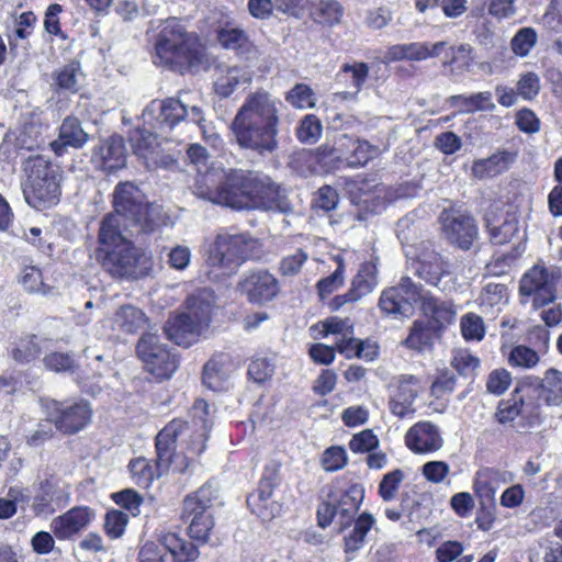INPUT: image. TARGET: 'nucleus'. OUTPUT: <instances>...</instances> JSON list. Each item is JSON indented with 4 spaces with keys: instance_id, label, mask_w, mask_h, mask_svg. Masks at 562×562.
<instances>
[{
    "instance_id": "1",
    "label": "nucleus",
    "mask_w": 562,
    "mask_h": 562,
    "mask_svg": "<svg viewBox=\"0 0 562 562\" xmlns=\"http://www.w3.org/2000/svg\"><path fill=\"white\" fill-rule=\"evenodd\" d=\"M193 193L214 204L236 210L262 209L289 214L293 211L286 192L269 177L241 170L198 172Z\"/></svg>"
},
{
    "instance_id": "2",
    "label": "nucleus",
    "mask_w": 562,
    "mask_h": 562,
    "mask_svg": "<svg viewBox=\"0 0 562 562\" xmlns=\"http://www.w3.org/2000/svg\"><path fill=\"white\" fill-rule=\"evenodd\" d=\"M280 101L265 90L249 93L238 109L231 130L237 144L261 156L278 148Z\"/></svg>"
},
{
    "instance_id": "3",
    "label": "nucleus",
    "mask_w": 562,
    "mask_h": 562,
    "mask_svg": "<svg viewBox=\"0 0 562 562\" xmlns=\"http://www.w3.org/2000/svg\"><path fill=\"white\" fill-rule=\"evenodd\" d=\"M98 258L102 268L113 278L138 280L150 274L154 267L151 254L136 246L123 235L117 215H105L98 235Z\"/></svg>"
},
{
    "instance_id": "4",
    "label": "nucleus",
    "mask_w": 562,
    "mask_h": 562,
    "mask_svg": "<svg viewBox=\"0 0 562 562\" xmlns=\"http://www.w3.org/2000/svg\"><path fill=\"white\" fill-rule=\"evenodd\" d=\"M190 416L191 423L173 419L156 436V470L159 475L175 464L178 445L186 460L193 459L205 450L212 427L209 404L204 400H196L191 407Z\"/></svg>"
},
{
    "instance_id": "5",
    "label": "nucleus",
    "mask_w": 562,
    "mask_h": 562,
    "mask_svg": "<svg viewBox=\"0 0 562 562\" xmlns=\"http://www.w3.org/2000/svg\"><path fill=\"white\" fill-rule=\"evenodd\" d=\"M196 97L189 91H181L178 98L153 100L142 113L143 122L161 134L170 132L180 122L193 123L203 138L214 146L218 136L211 131L202 102L196 101Z\"/></svg>"
},
{
    "instance_id": "6",
    "label": "nucleus",
    "mask_w": 562,
    "mask_h": 562,
    "mask_svg": "<svg viewBox=\"0 0 562 562\" xmlns=\"http://www.w3.org/2000/svg\"><path fill=\"white\" fill-rule=\"evenodd\" d=\"M114 213L117 215L119 227L125 221V229L132 234H147L158 229L166 223V214L160 205L148 203L144 193L132 182H121L113 193Z\"/></svg>"
},
{
    "instance_id": "7",
    "label": "nucleus",
    "mask_w": 562,
    "mask_h": 562,
    "mask_svg": "<svg viewBox=\"0 0 562 562\" xmlns=\"http://www.w3.org/2000/svg\"><path fill=\"white\" fill-rule=\"evenodd\" d=\"M200 61V42L195 33L188 32L178 19L162 24L155 44L154 63L179 69L190 68Z\"/></svg>"
},
{
    "instance_id": "8",
    "label": "nucleus",
    "mask_w": 562,
    "mask_h": 562,
    "mask_svg": "<svg viewBox=\"0 0 562 562\" xmlns=\"http://www.w3.org/2000/svg\"><path fill=\"white\" fill-rule=\"evenodd\" d=\"M26 179L22 183L29 205L46 209L58 203L61 189V170L44 156L29 157L23 164Z\"/></svg>"
},
{
    "instance_id": "9",
    "label": "nucleus",
    "mask_w": 562,
    "mask_h": 562,
    "mask_svg": "<svg viewBox=\"0 0 562 562\" xmlns=\"http://www.w3.org/2000/svg\"><path fill=\"white\" fill-rule=\"evenodd\" d=\"M259 243L247 233L220 232L206 250L207 265L218 274L229 277L249 259L259 255Z\"/></svg>"
},
{
    "instance_id": "10",
    "label": "nucleus",
    "mask_w": 562,
    "mask_h": 562,
    "mask_svg": "<svg viewBox=\"0 0 562 562\" xmlns=\"http://www.w3.org/2000/svg\"><path fill=\"white\" fill-rule=\"evenodd\" d=\"M213 307V293L206 289L189 296L186 311L170 318L165 327L169 339L179 346H191L209 327Z\"/></svg>"
},
{
    "instance_id": "11",
    "label": "nucleus",
    "mask_w": 562,
    "mask_h": 562,
    "mask_svg": "<svg viewBox=\"0 0 562 562\" xmlns=\"http://www.w3.org/2000/svg\"><path fill=\"white\" fill-rule=\"evenodd\" d=\"M495 418L502 425L515 423L517 428H531L542 420L541 405L532 398H524L516 390L509 398L499 402Z\"/></svg>"
},
{
    "instance_id": "12",
    "label": "nucleus",
    "mask_w": 562,
    "mask_h": 562,
    "mask_svg": "<svg viewBox=\"0 0 562 562\" xmlns=\"http://www.w3.org/2000/svg\"><path fill=\"white\" fill-rule=\"evenodd\" d=\"M137 353L148 372L158 379H168L178 368V359L158 336L145 334L137 344Z\"/></svg>"
},
{
    "instance_id": "13",
    "label": "nucleus",
    "mask_w": 562,
    "mask_h": 562,
    "mask_svg": "<svg viewBox=\"0 0 562 562\" xmlns=\"http://www.w3.org/2000/svg\"><path fill=\"white\" fill-rule=\"evenodd\" d=\"M47 417L56 428L65 434H75L83 429L91 419L92 409L88 402L46 401L44 404Z\"/></svg>"
},
{
    "instance_id": "14",
    "label": "nucleus",
    "mask_w": 562,
    "mask_h": 562,
    "mask_svg": "<svg viewBox=\"0 0 562 562\" xmlns=\"http://www.w3.org/2000/svg\"><path fill=\"white\" fill-rule=\"evenodd\" d=\"M423 288L408 277H403L395 286L385 289L380 296L379 307L385 315L409 317L414 305L420 301Z\"/></svg>"
},
{
    "instance_id": "15",
    "label": "nucleus",
    "mask_w": 562,
    "mask_h": 562,
    "mask_svg": "<svg viewBox=\"0 0 562 562\" xmlns=\"http://www.w3.org/2000/svg\"><path fill=\"white\" fill-rule=\"evenodd\" d=\"M439 221L445 238L462 250H469L479 237L474 218L460 209H445Z\"/></svg>"
},
{
    "instance_id": "16",
    "label": "nucleus",
    "mask_w": 562,
    "mask_h": 562,
    "mask_svg": "<svg viewBox=\"0 0 562 562\" xmlns=\"http://www.w3.org/2000/svg\"><path fill=\"white\" fill-rule=\"evenodd\" d=\"M519 289L521 295L532 297L533 307L546 306L555 300V276L544 267L535 266L524 274Z\"/></svg>"
},
{
    "instance_id": "17",
    "label": "nucleus",
    "mask_w": 562,
    "mask_h": 562,
    "mask_svg": "<svg viewBox=\"0 0 562 562\" xmlns=\"http://www.w3.org/2000/svg\"><path fill=\"white\" fill-rule=\"evenodd\" d=\"M415 273L426 283L447 292L454 289L449 263L436 251L424 252L415 263Z\"/></svg>"
},
{
    "instance_id": "18",
    "label": "nucleus",
    "mask_w": 562,
    "mask_h": 562,
    "mask_svg": "<svg viewBox=\"0 0 562 562\" xmlns=\"http://www.w3.org/2000/svg\"><path fill=\"white\" fill-rule=\"evenodd\" d=\"M241 294L252 304H265L279 293V282L267 270L250 271L238 283Z\"/></svg>"
},
{
    "instance_id": "19",
    "label": "nucleus",
    "mask_w": 562,
    "mask_h": 562,
    "mask_svg": "<svg viewBox=\"0 0 562 562\" xmlns=\"http://www.w3.org/2000/svg\"><path fill=\"white\" fill-rule=\"evenodd\" d=\"M514 480L515 475L510 471L482 467L474 474L472 488L480 504L484 506L494 503L498 488L502 485L512 483Z\"/></svg>"
},
{
    "instance_id": "20",
    "label": "nucleus",
    "mask_w": 562,
    "mask_h": 562,
    "mask_svg": "<svg viewBox=\"0 0 562 562\" xmlns=\"http://www.w3.org/2000/svg\"><path fill=\"white\" fill-rule=\"evenodd\" d=\"M69 498L70 491L66 483L57 479H48L40 484L32 506L37 516L47 515L66 506Z\"/></svg>"
},
{
    "instance_id": "21",
    "label": "nucleus",
    "mask_w": 562,
    "mask_h": 562,
    "mask_svg": "<svg viewBox=\"0 0 562 562\" xmlns=\"http://www.w3.org/2000/svg\"><path fill=\"white\" fill-rule=\"evenodd\" d=\"M94 518L92 508L76 506L55 517L50 522V530L58 540H69L88 528Z\"/></svg>"
},
{
    "instance_id": "22",
    "label": "nucleus",
    "mask_w": 562,
    "mask_h": 562,
    "mask_svg": "<svg viewBox=\"0 0 562 562\" xmlns=\"http://www.w3.org/2000/svg\"><path fill=\"white\" fill-rule=\"evenodd\" d=\"M443 442L440 429L430 422L416 423L405 435L407 448L416 454L434 453L442 448Z\"/></svg>"
},
{
    "instance_id": "23",
    "label": "nucleus",
    "mask_w": 562,
    "mask_h": 562,
    "mask_svg": "<svg viewBox=\"0 0 562 562\" xmlns=\"http://www.w3.org/2000/svg\"><path fill=\"white\" fill-rule=\"evenodd\" d=\"M422 390L423 384L418 376L412 374L401 375L396 390L390 398L391 413L400 418L413 415L415 412L414 402Z\"/></svg>"
},
{
    "instance_id": "24",
    "label": "nucleus",
    "mask_w": 562,
    "mask_h": 562,
    "mask_svg": "<svg viewBox=\"0 0 562 562\" xmlns=\"http://www.w3.org/2000/svg\"><path fill=\"white\" fill-rule=\"evenodd\" d=\"M130 142L135 155L142 158L148 169L165 167L168 157L164 156L157 135L147 128H136L130 135Z\"/></svg>"
},
{
    "instance_id": "25",
    "label": "nucleus",
    "mask_w": 562,
    "mask_h": 562,
    "mask_svg": "<svg viewBox=\"0 0 562 562\" xmlns=\"http://www.w3.org/2000/svg\"><path fill=\"white\" fill-rule=\"evenodd\" d=\"M277 469H266L259 482L257 493L247 498L248 506L262 519H270L276 515L277 505L271 502L273 488L277 485Z\"/></svg>"
},
{
    "instance_id": "26",
    "label": "nucleus",
    "mask_w": 562,
    "mask_h": 562,
    "mask_svg": "<svg viewBox=\"0 0 562 562\" xmlns=\"http://www.w3.org/2000/svg\"><path fill=\"white\" fill-rule=\"evenodd\" d=\"M446 46V42L430 43H409L396 44L391 46L385 53V60L389 63L403 59L420 61L430 57L438 56L440 50Z\"/></svg>"
},
{
    "instance_id": "27",
    "label": "nucleus",
    "mask_w": 562,
    "mask_h": 562,
    "mask_svg": "<svg viewBox=\"0 0 562 562\" xmlns=\"http://www.w3.org/2000/svg\"><path fill=\"white\" fill-rule=\"evenodd\" d=\"M93 161L104 171L113 172L125 166L126 149L121 136H111L93 154Z\"/></svg>"
},
{
    "instance_id": "28",
    "label": "nucleus",
    "mask_w": 562,
    "mask_h": 562,
    "mask_svg": "<svg viewBox=\"0 0 562 562\" xmlns=\"http://www.w3.org/2000/svg\"><path fill=\"white\" fill-rule=\"evenodd\" d=\"M148 318L145 313L134 305L126 304L119 307L112 317L103 321V326L113 333L135 334L145 328Z\"/></svg>"
},
{
    "instance_id": "29",
    "label": "nucleus",
    "mask_w": 562,
    "mask_h": 562,
    "mask_svg": "<svg viewBox=\"0 0 562 562\" xmlns=\"http://www.w3.org/2000/svg\"><path fill=\"white\" fill-rule=\"evenodd\" d=\"M234 371L235 364L229 356H214L204 366L203 383L212 391H224L228 387V381Z\"/></svg>"
},
{
    "instance_id": "30",
    "label": "nucleus",
    "mask_w": 562,
    "mask_h": 562,
    "mask_svg": "<svg viewBox=\"0 0 562 562\" xmlns=\"http://www.w3.org/2000/svg\"><path fill=\"white\" fill-rule=\"evenodd\" d=\"M419 303L424 315L429 317L437 328H443L456 319L457 312L451 302L439 300L424 289Z\"/></svg>"
},
{
    "instance_id": "31",
    "label": "nucleus",
    "mask_w": 562,
    "mask_h": 562,
    "mask_svg": "<svg viewBox=\"0 0 562 562\" xmlns=\"http://www.w3.org/2000/svg\"><path fill=\"white\" fill-rule=\"evenodd\" d=\"M374 524V517L368 513L361 514L355 520L353 528L344 537V552L347 562L355 560L359 551L364 547L368 532Z\"/></svg>"
},
{
    "instance_id": "32",
    "label": "nucleus",
    "mask_w": 562,
    "mask_h": 562,
    "mask_svg": "<svg viewBox=\"0 0 562 562\" xmlns=\"http://www.w3.org/2000/svg\"><path fill=\"white\" fill-rule=\"evenodd\" d=\"M217 40L224 48L234 50L245 59H250L257 55L256 46L241 29L225 25L217 31Z\"/></svg>"
},
{
    "instance_id": "33",
    "label": "nucleus",
    "mask_w": 562,
    "mask_h": 562,
    "mask_svg": "<svg viewBox=\"0 0 562 562\" xmlns=\"http://www.w3.org/2000/svg\"><path fill=\"white\" fill-rule=\"evenodd\" d=\"M250 72L244 67H218L214 81L215 92L223 97H229L237 88L249 85Z\"/></svg>"
},
{
    "instance_id": "34",
    "label": "nucleus",
    "mask_w": 562,
    "mask_h": 562,
    "mask_svg": "<svg viewBox=\"0 0 562 562\" xmlns=\"http://www.w3.org/2000/svg\"><path fill=\"white\" fill-rule=\"evenodd\" d=\"M516 155L508 150H499L487 158L477 159L472 165V175L476 179L496 177L506 170L515 161Z\"/></svg>"
},
{
    "instance_id": "35",
    "label": "nucleus",
    "mask_w": 562,
    "mask_h": 562,
    "mask_svg": "<svg viewBox=\"0 0 562 562\" xmlns=\"http://www.w3.org/2000/svg\"><path fill=\"white\" fill-rule=\"evenodd\" d=\"M217 499V488L212 484L202 485L195 493L183 501V518L191 516L213 515V506Z\"/></svg>"
},
{
    "instance_id": "36",
    "label": "nucleus",
    "mask_w": 562,
    "mask_h": 562,
    "mask_svg": "<svg viewBox=\"0 0 562 562\" xmlns=\"http://www.w3.org/2000/svg\"><path fill=\"white\" fill-rule=\"evenodd\" d=\"M486 226L491 241L495 245L510 243L518 237L520 232L519 215L515 210H508L499 222L494 223L490 216L486 217Z\"/></svg>"
},
{
    "instance_id": "37",
    "label": "nucleus",
    "mask_w": 562,
    "mask_h": 562,
    "mask_svg": "<svg viewBox=\"0 0 562 562\" xmlns=\"http://www.w3.org/2000/svg\"><path fill=\"white\" fill-rule=\"evenodd\" d=\"M538 400L547 406L562 405V371L550 368L538 384Z\"/></svg>"
},
{
    "instance_id": "38",
    "label": "nucleus",
    "mask_w": 562,
    "mask_h": 562,
    "mask_svg": "<svg viewBox=\"0 0 562 562\" xmlns=\"http://www.w3.org/2000/svg\"><path fill=\"white\" fill-rule=\"evenodd\" d=\"M159 542L171 555L173 562H192L199 557L198 548L176 532L164 533Z\"/></svg>"
},
{
    "instance_id": "39",
    "label": "nucleus",
    "mask_w": 562,
    "mask_h": 562,
    "mask_svg": "<svg viewBox=\"0 0 562 562\" xmlns=\"http://www.w3.org/2000/svg\"><path fill=\"white\" fill-rule=\"evenodd\" d=\"M364 497V490L359 484L351 485L345 493L340 496L339 501L336 505L338 513V520L341 525V529L350 524L353 516L358 512L362 501Z\"/></svg>"
},
{
    "instance_id": "40",
    "label": "nucleus",
    "mask_w": 562,
    "mask_h": 562,
    "mask_svg": "<svg viewBox=\"0 0 562 562\" xmlns=\"http://www.w3.org/2000/svg\"><path fill=\"white\" fill-rule=\"evenodd\" d=\"M450 106L459 109L462 113H473L479 111H493L495 104L490 91L473 93L470 95L457 94L448 99Z\"/></svg>"
},
{
    "instance_id": "41",
    "label": "nucleus",
    "mask_w": 562,
    "mask_h": 562,
    "mask_svg": "<svg viewBox=\"0 0 562 562\" xmlns=\"http://www.w3.org/2000/svg\"><path fill=\"white\" fill-rule=\"evenodd\" d=\"M508 302L507 288L499 283H487L477 297V304L483 313L499 312Z\"/></svg>"
},
{
    "instance_id": "42",
    "label": "nucleus",
    "mask_w": 562,
    "mask_h": 562,
    "mask_svg": "<svg viewBox=\"0 0 562 562\" xmlns=\"http://www.w3.org/2000/svg\"><path fill=\"white\" fill-rule=\"evenodd\" d=\"M350 142V136L344 134L336 142L335 145L323 144L314 154L315 160L321 164L326 170H333L339 168L341 151L345 150L346 144Z\"/></svg>"
},
{
    "instance_id": "43",
    "label": "nucleus",
    "mask_w": 562,
    "mask_h": 562,
    "mask_svg": "<svg viewBox=\"0 0 562 562\" xmlns=\"http://www.w3.org/2000/svg\"><path fill=\"white\" fill-rule=\"evenodd\" d=\"M378 268L373 262H364L360 266L357 276L352 280L351 295L359 300L371 293L378 285Z\"/></svg>"
},
{
    "instance_id": "44",
    "label": "nucleus",
    "mask_w": 562,
    "mask_h": 562,
    "mask_svg": "<svg viewBox=\"0 0 562 562\" xmlns=\"http://www.w3.org/2000/svg\"><path fill=\"white\" fill-rule=\"evenodd\" d=\"M41 350L38 338L34 335H26L14 341L11 357L19 363H29L40 356Z\"/></svg>"
},
{
    "instance_id": "45",
    "label": "nucleus",
    "mask_w": 562,
    "mask_h": 562,
    "mask_svg": "<svg viewBox=\"0 0 562 562\" xmlns=\"http://www.w3.org/2000/svg\"><path fill=\"white\" fill-rule=\"evenodd\" d=\"M352 148V153L347 156V166L357 168L364 166L369 160L375 157L379 153V148L371 145L367 140L350 137V142L346 148Z\"/></svg>"
},
{
    "instance_id": "46",
    "label": "nucleus",
    "mask_w": 562,
    "mask_h": 562,
    "mask_svg": "<svg viewBox=\"0 0 562 562\" xmlns=\"http://www.w3.org/2000/svg\"><path fill=\"white\" fill-rule=\"evenodd\" d=\"M539 361V353L525 345H517L507 353V362L512 368L531 370L537 367Z\"/></svg>"
},
{
    "instance_id": "47",
    "label": "nucleus",
    "mask_w": 562,
    "mask_h": 562,
    "mask_svg": "<svg viewBox=\"0 0 562 562\" xmlns=\"http://www.w3.org/2000/svg\"><path fill=\"white\" fill-rule=\"evenodd\" d=\"M55 83L60 90L76 93L82 79V71L78 63H70L55 71Z\"/></svg>"
},
{
    "instance_id": "48",
    "label": "nucleus",
    "mask_w": 562,
    "mask_h": 562,
    "mask_svg": "<svg viewBox=\"0 0 562 562\" xmlns=\"http://www.w3.org/2000/svg\"><path fill=\"white\" fill-rule=\"evenodd\" d=\"M431 329L424 321H415L403 345L412 350L423 351L431 345Z\"/></svg>"
},
{
    "instance_id": "49",
    "label": "nucleus",
    "mask_w": 562,
    "mask_h": 562,
    "mask_svg": "<svg viewBox=\"0 0 562 562\" xmlns=\"http://www.w3.org/2000/svg\"><path fill=\"white\" fill-rule=\"evenodd\" d=\"M369 76V66L366 63L344 64L337 74L339 80H350L353 94H358Z\"/></svg>"
},
{
    "instance_id": "50",
    "label": "nucleus",
    "mask_w": 562,
    "mask_h": 562,
    "mask_svg": "<svg viewBox=\"0 0 562 562\" xmlns=\"http://www.w3.org/2000/svg\"><path fill=\"white\" fill-rule=\"evenodd\" d=\"M59 139L64 145L81 147L88 139L87 133L81 128L80 123L75 117L64 120L59 130Z\"/></svg>"
},
{
    "instance_id": "51",
    "label": "nucleus",
    "mask_w": 562,
    "mask_h": 562,
    "mask_svg": "<svg viewBox=\"0 0 562 562\" xmlns=\"http://www.w3.org/2000/svg\"><path fill=\"white\" fill-rule=\"evenodd\" d=\"M285 101L293 108L305 110L312 109L316 104V97L313 89L305 83H296L285 94Z\"/></svg>"
},
{
    "instance_id": "52",
    "label": "nucleus",
    "mask_w": 562,
    "mask_h": 562,
    "mask_svg": "<svg viewBox=\"0 0 562 562\" xmlns=\"http://www.w3.org/2000/svg\"><path fill=\"white\" fill-rule=\"evenodd\" d=\"M322 131L321 120L314 114H307L303 117L296 130V137L302 143L314 144L319 139Z\"/></svg>"
},
{
    "instance_id": "53",
    "label": "nucleus",
    "mask_w": 562,
    "mask_h": 562,
    "mask_svg": "<svg viewBox=\"0 0 562 562\" xmlns=\"http://www.w3.org/2000/svg\"><path fill=\"white\" fill-rule=\"evenodd\" d=\"M538 35L532 27L520 29L512 38L513 52L520 57H526L537 44Z\"/></svg>"
},
{
    "instance_id": "54",
    "label": "nucleus",
    "mask_w": 562,
    "mask_h": 562,
    "mask_svg": "<svg viewBox=\"0 0 562 562\" xmlns=\"http://www.w3.org/2000/svg\"><path fill=\"white\" fill-rule=\"evenodd\" d=\"M21 283L30 293L46 294L49 291L43 281V274L36 266H25L21 272Z\"/></svg>"
},
{
    "instance_id": "55",
    "label": "nucleus",
    "mask_w": 562,
    "mask_h": 562,
    "mask_svg": "<svg viewBox=\"0 0 562 562\" xmlns=\"http://www.w3.org/2000/svg\"><path fill=\"white\" fill-rule=\"evenodd\" d=\"M451 366L461 375L470 376L474 374L480 367V359L468 349H456L451 359Z\"/></svg>"
},
{
    "instance_id": "56",
    "label": "nucleus",
    "mask_w": 562,
    "mask_h": 562,
    "mask_svg": "<svg viewBox=\"0 0 562 562\" xmlns=\"http://www.w3.org/2000/svg\"><path fill=\"white\" fill-rule=\"evenodd\" d=\"M128 468L134 482L142 487H148L155 477V469L145 458L132 460Z\"/></svg>"
},
{
    "instance_id": "57",
    "label": "nucleus",
    "mask_w": 562,
    "mask_h": 562,
    "mask_svg": "<svg viewBox=\"0 0 562 562\" xmlns=\"http://www.w3.org/2000/svg\"><path fill=\"white\" fill-rule=\"evenodd\" d=\"M461 333L467 340L480 341L484 338L485 326L482 317L474 313H468L461 317Z\"/></svg>"
},
{
    "instance_id": "58",
    "label": "nucleus",
    "mask_w": 562,
    "mask_h": 562,
    "mask_svg": "<svg viewBox=\"0 0 562 562\" xmlns=\"http://www.w3.org/2000/svg\"><path fill=\"white\" fill-rule=\"evenodd\" d=\"M189 521V535L191 538L200 541H206L210 531L214 527L213 515L191 516L184 518Z\"/></svg>"
},
{
    "instance_id": "59",
    "label": "nucleus",
    "mask_w": 562,
    "mask_h": 562,
    "mask_svg": "<svg viewBox=\"0 0 562 562\" xmlns=\"http://www.w3.org/2000/svg\"><path fill=\"white\" fill-rule=\"evenodd\" d=\"M403 479L404 473L400 469L393 470L383 476L379 485V494L383 501L390 502L395 498Z\"/></svg>"
},
{
    "instance_id": "60",
    "label": "nucleus",
    "mask_w": 562,
    "mask_h": 562,
    "mask_svg": "<svg viewBox=\"0 0 562 562\" xmlns=\"http://www.w3.org/2000/svg\"><path fill=\"white\" fill-rule=\"evenodd\" d=\"M44 366L54 372H74L77 368L75 359L69 353L52 352L44 357Z\"/></svg>"
},
{
    "instance_id": "61",
    "label": "nucleus",
    "mask_w": 562,
    "mask_h": 562,
    "mask_svg": "<svg viewBox=\"0 0 562 562\" xmlns=\"http://www.w3.org/2000/svg\"><path fill=\"white\" fill-rule=\"evenodd\" d=\"M9 498H0V519L11 518L18 510L20 503H26L29 496L24 491L11 487L8 493Z\"/></svg>"
},
{
    "instance_id": "62",
    "label": "nucleus",
    "mask_w": 562,
    "mask_h": 562,
    "mask_svg": "<svg viewBox=\"0 0 562 562\" xmlns=\"http://www.w3.org/2000/svg\"><path fill=\"white\" fill-rule=\"evenodd\" d=\"M512 383V374L506 369L493 370L486 381V390L495 395L505 393Z\"/></svg>"
},
{
    "instance_id": "63",
    "label": "nucleus",
    "mask_w": 562,
    "mask_h": 562,
    "mask_svg": "<svg viewBox=\"0 0 562 562\" xmlns=\"http://www.w3.org/2000/svg\"><path fill=\"white\" fill-rule=\"evenodd\" d=\"M318 16L328 25L338 24L344 15L341 4L336 0H322L317 8Z\"/></svg>"
},
{
    "instance_id": "64",
    "label": "nucleus",
    "mask_w": 562,
    "mask_h": 562,
    "mask_svg": "<svg viewBox=\"0 0 562 562\" xmlns=\"http://www.w3.org/2000/svg\"><path fill=\"white\" fill-rule=\"evenodd\" d=\"M517 93L524 100L535 99L540 91V79L535 72L522 74L517 81Z\"/></svg>"
}]
</instances>
